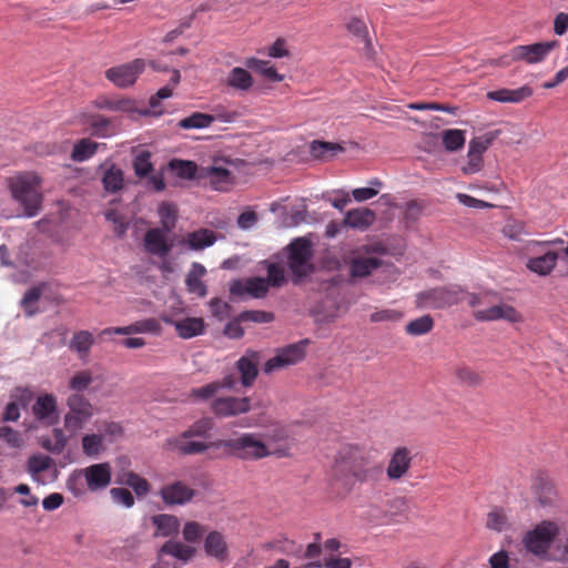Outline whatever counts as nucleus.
Masks as SVG:
<instances>
[{
	"instance_id": "obj_1",
	"label": "nucleus",
	"mask_w": 568,
	"mask_h": 568,
	"mask_svg": "<svg viewBox=\"0 0 568 568\" xmlns=\"http://www.w3.org/2000/svg\"><path fill=\"white\" fill-rule=\"evenodd\" d=\"M212 428L213 420L210 417H202L170 443L183 455L202 454L210 448L222 450L221 456H233L244 460L261 459L270 455L265 443L253 433H244L233 438L210 443L191 440L192 437H207Z\"/></svg>"
},
{
	"instance_id": "obj_2",
	"label": "nucleus",
	"mask_w": 568,
	"mask_h": 568,
	"mask_svg": "<svg viewBox=\"0 0 568 568\" xmlns=\"http://www.w3.org/2000/svg\"><path fill=\"white\" fill-rule=\"evenodd\" d=\"M382 475V466L375 463L371 454L357 445H346L336 455L332 469L333 480L341 481L349 490L351 478L357 483L377 480Z\"/></svg>"
},
{
	"instance_id": "obj_3",
	"label": "nucleus",
	"mask_w": 568,
	"mask_h": 568,
	"mask_svg": "<svg viewBox=\"0 0 568 568\" xmlns=\"http://www.w3.org/2000/svg\"><path fill=\"white\" fill-rule=\"evenodd\" d=\"M11 197L23 209L28 217L40 213L43 203V179L34 171L18 172L6 180Z\"/></svg>"
},
{
	"instance_id": "obj_4",
	"label": "nucleus",
	"mask_w": 568,
	"mask_h": 568,
	"mask_svg": "<svg viewBox=\"0 0 568 568\" xmlns=\"http://www.w3.org/2000/svg\"><path fill=\"white\" fill-rule=\"evenodd\" d=\"M286 250L287 266L296 284L314 272L312 263L314 255L313 244L306 237H296L287 245Z\"/></svg>"
},
{
	"instance_id": "obj_5",
	"label": "nucleus",
	"mask_w": 568,
	"mask_h": 568,
	"mask_svg": "<svg viewBox=\"0 0 568 568\" xmlns=\"http://www.w3.org/2000/svg\"><path fill=\"white\" fill-rule=\"evenodd\" d=\"M558 532L559 528L555 523L544 520L528 531L523 541L528 551L536 556H542L547 554Z\"/></svg>"
},
{
	"instance_id": "obj_6",
	"label": "nucleus",
	"mask_w": 568,
	"mask_h": 568,
	"mask_svg": "<svg viewBox=\"0 0 568 568\" xmlns=\"http://www.w3.org/2000/svg\"><path fill=\"white\" fill-rule=\"evenodd\" d=\"M463 290L459 286L435 287L417 294V305L425 308H445L462 301Z\"/></svg>"
},
{
	"instance_id": "obj_7",
	"label": "nucleus",
	"mask_w": 568,
	"mask_h": 568,
	"mask_svg": "<svg viewBox=\"0 0 568 568\" xmlns=\"http://www.w3.org/2000/svg\"><path fill=\"white\" fill-rule=\"evenodd\" d=\"M146 64L148 62L144 59H134L108 69L105 78L118 88H129L136 82L139 75L145 70ZM149 65L155 69L154 61H150Z\"/></svg>"
},
{
	"instance_id": "obj_8",
	"label": "nucleus",
	"mask_w": 568,
	"mask_h": 568,
	"mask_svg": "<svg viewBox=\"0 0 568 568\" xmlns=\"http://www.w3.org/2000/svg\"><path fill=\"white\" fill-rule=\"evenodd\" d=\"M69 413L64 416V426L75 433L93 416V406L82 394H71L67 398Z\"/></svg>"
},
{
	"instance_id": "obj_9",
	"label": "nucleus",
	"mask_w": 568,
	"mask_h": 568,
	"mask_svg": "<svg viewBox=\"0 0 568 568\" xmlns=\"http://www.w3.org/2000/svg\"><path fill=\"white\" fill-rule=\"evenodd\" d=\"M307 344L308 339H303L277 349L276 355L264 364L263 372L271 374L301 362L305 357V346Z\"/></svg>"
},
{
	"instance_id": "obj_10",
	"label": "nucleus",
	"mask_w": 568,
	"mask_h": 568,
	"mask_svg": "<svg viewBox=\"0 0 568 568\" xmlns=\"http://www.w3.org/2000/svg\"><path fill=\"white\" fill-rule=\"evenodd\" d=\"M386 466V476L389 481H399L409 475L413 466V449L407 446H397L389 453Z\"/></svg>"
},
{
	"instance_id": "obj_11",
	"label": "nucleus",
	"mask_w": 568,
	"mask_h": 568,
	"mask_svg": "<svg viewBox=\"0 0 568 568\" xmlns=\"http://www.w3.org/2000/svg\"><path fill=\"white\" fill-rule=\"evenodd\" d=\"M211 412L217 418H230L251 410L250 397L222 396L211 402Z\"/></svg>"
},
{
	"instance_id": "obj_12",
	"label": "nucleus",
	"mask_w": 568,
	"mask_h": 568,
	"mask_svg": "<svg viewBox=\"0 0 568 568\" xmlns=\"http://www.w3.org/2000/svg\"><path fill=\"white\" fill-rule=\"evenodd\" d=\"M558 45L557 40L520 44L515 47L514 57L527 64H536L542 62Z\"/></svg>"
},
{
	"instance_id": "obj_13",
	"label": "nucleus",
	"mask_w": 568,
	"mask_h": 568,
	"mask_svg": "<svg viewBox=\"0 0 568 568\" xmlns=\"http://www.w3.org/2000/svg\"><path fill=\"white\" fill-rule=\"evenodd\" d=\"M162 332V326L159 320L154 317L144 318L140 321H135L126 326L119 327H106L101 331V336L106 335H132V334H153L160 335Z\"/></svg>"
},
{
	"instance_id": "obj_14",
	"label": "nucleus",
	"mask_w": 568,
	"mask_h": 568,
	"mask_svg": "<svg viewBox=\"0 0 568 568\" xmlns=\"http://www.w3.org/2000/svg\"><path fill=\"white\" fill-rule=\"evenodd\" d=\"M261 361V353L253 349H247L243 356L236 362V369L240 374V381L242 386L251 387L257 375L258 364Z\"/></svg>"
},
{
	"instance_id": "obj_15",
	"label": "nucleus",
	"mask_w": 568,
	"mask_h": 568,
	"mask_svg": "<svg viewBox=\"0 0 568 568\" xmlns=\"http://www.w3.org/2000/svg\"><path fill=\"white\" fill-rule=\"evenodd\" d=\"M268 292V281L263 277L236 280L230 284V293L234 296L250 295L255 298L264 297Z\"/></svg>"
},
{
	"instance_id": "obj_16",
	"label": "nucleus",
	"mask_w": 568,
	"mask_h": 568,
	"mask_svg": "<svg viewBox=\"0 0 568 568\" xmlns=\"http://www.w3.org/2000/svg\"><path fill=\"white\" fill-rule=\"evenodd\" d=\"M160 496L165 505H185L195 496V490L181 480L168 484L160 490Z\"/></svg>"
},
{
	"instance_id": "obj_17",
	"label": "nucleus",
	"mask_w": 568,
	"mask_h": 568,
	"mask_svg": "<svg viewBox=\"0 0 568 568\" xmlns=\"http://www.w3.org/2000/svg\"><path fill=\"white\" fill-rule=\"evenodd\" d=\"M32 413L36 418L45 425L52 426L58 423V403L52 394H43L38 396L32 405Z\"/></svg>"
},
{
	"instance_id": "obj_18",
	"label": "nucleus",
	"mask_w": 568,
	"mask_h": 568,
	"mask_svg": "<svg viewBox=\"0 0 568 568\" xmlns=\"http://www.w3.org/2000/svg\"><path fill=\"white\" fill-rule=\"evenodd\" d=\"M474 317L480 322L505 320L510 323H518L523 321L521 314L508 304H498L485 310H477L474 313Z\"/></svg>"
},
{
	"instance_id": "obj_19",
	"label": "nucleus",
	"mask_w": 568,
	"mask_h": 568,
	"mask_svg": "<svg viewBox=\"0 0 568 568\" xmlns=\"http://www.w3.org/2000/svg\"><path fill=\"white\" fill-rule=\"evenodd\" d=\"M169 231L160 227L150 229L144 234V248L151 255L165 257L172 251V244L168 242Z\"/></svg>"
},
{
	"instance_id": "obj_20",
	"label": "nucleus",
	"mask_w": 568,
	"mask_h": 568,
	"mask_svg": "<svg viewBox=\"0 0 568 568\" xmlns=\"http://www.w3.org/2000/svg\"><path fill=\"white\" fill-rule=\"evenodd\" d=\"M95 106L101 110H109L112 112H122L128 114L148 115L150 110H139L134 100L128 98H112L100 97L94 102Z\"/></svg>"
},
{
	"instance_id": "obj_21",
	"label": "nucleus",
	"mask_w": 568,
	"mask_h": 568,
	"mask_svg": "<svg viewBox=\"0 0 568 568\" xmlns=\"http://www.w3.org/2000/svg\"><path fill=\"white\" fill-rule=\"evenodd\" d=\"M162 321L174 326L181 338L189 339L204 333L205 323L201 317H185L182 320H173L169 316H162Z\"/></svg>"
},
{
	"instance_id": "obj_22",
	"label": "nucleus",
	"mask_w": 568,
	"mask_h": 568,
	"mask_svg": "<svg viewBox=\"0 0 568 568\" xmlns=\"http://www.w3.org/2000/svg\"><path fill=\"white\" fill-rule=\"evenodd\" d=\"M89 490L106 488L111 483V467L108 463L94 464L83 470Z\"/></svg>"
},
{
	"instance_id": "obj_23",
	"label": "nucleus",
	"mask_w": 568,
	"mask_h": 568,
	"mask_svg": "<svg viewBox=\"0 0 568 568\" xmlns=\"http://www.w3.org/2000/svg\"><path fill=\"white\" fill-rule=\"evenodd\" d=\"M200 178H207L215 191H229L234 184V176L226 168L211 165L201 170Z\"/></svg>"
},
{
	"instance_id": "obj_24",
	"label": "nucleus",
	"mask_w": 568,
	"mask_h": 568,
	"mask_svg": "<svg viewBox=\"0 0 568 568\" xmlns=\"http://www.w3.org/2000/svg\"><path fill=\"white\" fill-rule=\"evenodd\" d=\"M534 90L529 85H523L518 89H498L495 91L487 92V98L491 101L501 103H520L524 100L530 98Z\"/></svg>"
},
{
	"instance_id": "obj_25",
	"label": "nucleus",
	"mask_w": 568,
	"mask_h": 568,
	"mask_svg": "<svg viewBox=\"0 0 568 568\" xmlns=\"http://www.w3.org/2000/svg\"><path fill=\"white\" fill-rule=\"evenodd\" d=\"M558 253L555 251H546L541 255L528 258L526 266L527 268L540 276L549 275L557 265Z\"/></svg>"
},
{
	"instance_id": "obj_26",
	"label": "nucleus",
	"mask_w": 568,
	"mask_h": 568,
	"mask_svg": "<svg viewBox=\"0 0 568 568\" xmlns=\"http://www.w3.org/2000/svg\"><path fill=\"white\" fill-rule=\"evenodd\" d=\"M382 264V260L375 256H356L349 262V275L353 278L367 277Z\"/></svg>"
},
{
	"instance_id": "obj_27",
	"label": "nucleus",
	"mask_w": 568,
	"mask_h": 568,
	"mask_svg": "<svg viewBox=\"0 0 568 568\" xmlns=\"http://www.w3.org/2000/svg\"><path fill=\"white\" fill-rule=\"evenodd\" d=\"M204 550L210 557H213L220 561L227 558L229 549L224 536L216 531H210L204 539Z\"/></svg>"
},
{
	"instance_id": "obj_28",
	"label": "nucleus",
	"mask_w": 568,
	"mask_h": 568,
	"mask_svg": "<svg viewBox=\"0 0 568 568\" xmlns=\"http://www.w3.org/2000/svg\"><path fill=\"white\" fill-rule=\"evenodd\" d=\"M375 220L376 214L374 211L367 207L353 209L345 214L344 225L352 229L366 230Z\"/></svg>"
},
{
	"instance_id": "obj_29",
	"label": "nucleus",
	"mask_w": 568,
	"mask_h": 568,
	"mask_svg": "<svg viewBox=\"0 0 568 568\" xmlns=\"http://www.w3.org/2000/svg\"><path fill=\"white\" fill-rule=\"evenodd\" d=\"M153 526L155 527L154 536L171 537L179 532L180 520L174 515L159 514L151 518Z\"/></svg>"
},
{
	"instance_id": "obj_30",
	"label": "nucleus",
	"mask_w": 568,
	"mask_h": 568,
	"mask_svg": "<svg viewBox=\"0 0 568 568\" xmlns=\"http://www.w3.org/2000/svg\"><path fill=\"white\" fill-rule=\"evenodd\" d=\"M159 550H161L162 555L171 556L180 560L182 564L189 562L196 552L194 547L175 540L165 541Z\"/></svg>"
},
{
	"instance_id": "obj_31",
	"label": "nucleus",
	"mask_w": 568,
	"mask_h": 568,
	"mask_svg": "<svg viewBox=\"0 0 568 568\" xmlns=\"http://www.w3.org/2000/svg\"><path fill=\"white\" fill-rule=\"evenodd\" d=\"M206 270L200 263H193L192 267L186 275L185 284L190 293L204 297L207 293L206 285L203 283L202 277L205 275Z\"/></svg>"
},
{
	"instance_id": "obj_32",
	"label": "nucleus",
	"mask_w": 568,
	"mask_h": 568,
	"mask_svg": "<svg viewBox=\"0 0 568 568\" xmlns=\"http://www.w3.org/2000/svg\"><path fill=\"white\" fill-rule=\"evenodd\" d=\"M116 483L131 487L138 497H145L151 489L149 481L139 474L129 470L118 475Z\"/></svg>"
},
{
	"instance_id": "obj_33",
	"label": "nucleus",
	"mask_w": 568,
	"mask_h": 568,
	"mask_svg": "<svg viewBox=\"0 0 568 568\" xmlns=\"http://www.w3.org/2000/svg\"><path fill=\"white\" fill-rule=\"evenodd\" d=\"M184 242L191 250L200 251L212 246L216 242V234L209 229H199L189 233Z\"/></svg>"
},
{
	"instance_id": "obj_34",
	"label": "nucleus",
	"mask_w": 568,
	"mask_h": 568,
	"mask_svg": "<svg viewBox=\"0 0 568 568\" xmlns=\"http://www.w3.org/2000/svg\"><path fill=\"white\" fill-rule=\"evenodd\" d=\"M225 84L237 91H248L253 87V78L247 70L235 67L229 72Z\"/></svg>"
},
{
	"instance_id": "obj_35",
	"label": "nucleus",
	"mask_w": 568,
	"mask_h": 568,
	"mask_svg": "<svg viewBox=\"0 0 568 568\" xmlns=\"http://www.w3.org/2000/svg\"><path fill=\"white\" fill-rule=\"evenodd\" d=\"M94 337L89 331L75 332L70 341L69 348L75 352L80 358L84 359L89 356Z\"/></svg>"
},
{
	"instance_id": "obj_36",
	"label": "nucleus",
	"mask_w": 568,
	"mask_h": 568,
	"mask_svg": "<svg viewBox=\"0 0 568 568\" xmlns=\"http://www.w3.org/2000/svg\"><path fill=\"white\" fill-rule=\"evenodd\" d=\"M47 287L48 284L45 282H42L29 288L24 293L20 304L27 316H33L39 312V308L37 307V302L40 300L42 293Z\"/></svg>"
},
{
	"instance_id": "obj_37",
	"label": "nucleus",
	"mask_w": 568,
	"mask_h": 568,
	"mask_svg": "<svg viewBox=\"0 0 568 568\" xmlns=\"http://www.w3.org/2000/svg\"><path fill=\"white\" fill-rule=\"evenodd\" d=\"M123 172L115 164L105 169L102 176V184L106 192L115 193L123 187Z\"/></svg>"
},
{
	"instance_id": "obj_38",
	"label": "nucleus",
	"mask_w": 568,
	"mask_h": 568,
	"mask_svg": "<svg viewBox=\"0 0 568 568\" xmlns=\"http://www.w3.org/2000/svg\"><path fill=\"white\" fill-rule=\"evenodd\" d=\"M343 148L333 142L313 141L310 145V153L314 159L326 161L332 159Z\"/></svg>"
},
{
	"instance_id": "obj_39",
	"label": "nucleus",
	"mask_w": 568,
	"mask_h": 568,
	"mask_svg": "<svg viewBox=\"0 0 568 568\" xmlns=\"http://www.w3.org/2000/svg\"><path fill=\"white\" fill-rule=\"evenodd\" d=\"M215 121V116L202 113V112H193L191 115L181 119L178 123V126L184 130L191 129H204L211 126V124Z\"/></svg>"
},
{
	"instance_id": "obj_40",
	"label": "nucleus",
	"mask_w": 568,
	"mask_h": 568,
	"mask_svg": "<svg viewBox=\"0 0 568 568\" xmlns=\"http://www.w3.org/2000/svg\"><path fill=\"white\" fill-rule=\"evenodd\" d=\"M245 65L263 74L265 78L273 82H281L284 79V75L280 74L276 69L270 64L268 61L260 60L256 58H248L245 61Z\"/></svg>"
},
{
	"instance_id": "obj_41",
	"label": "nucleus",
	"mask_w": 568,
	"mask_h": 568,
	"mask_svg": "<svg viewBox=\"0 0 568 568\" xmlns=\"http://www.w3.org/2000/svg\"><path fill=\"white\" fill-rule=\"evenodd\" d=\"M99 144L90 139H81L78 141L72 150V159L77 162H83L95 154Z\"/></svg>"
},
{
	"instance_id": "obj_42",
	"label": "nucleus",
	"mask_w": 568,
	"mask_h": 568,
	"mask_svg": "<svg viewBox=\"0 0 568 568\" xmlns=\"http://www.w3.org/2000/svg\"><path fill=\"white\" fill-rule=\"evenodd\" d=\"M454 376L459 384L470 387L479 386L484 381L481 374L477 373L468 366L456 367L454 371Z\"/></svg>"
},
{
	"instance_id": "obj_43",
	"label": "nucleus",
	"mask_w": 568,
	"mask_h": 568,
	"mask_svg": "<svg viewBox=\"0 0 568 568\" xmlns=\"http://www.w3.org/2000/svg\"><path fill=\"white\" fill-rule=\"evenodd\" d=\"M442 140L447 151L455 152L462 149L465 144V132L458 129H448L443 131Z\"/></svg>"
},
{
	"instance_id": "obj_44",
	"label": "nucleus",
	"mask_w": 568,
	"mask_h": 568,
	"mask_svg": "<svg viewBox=\"0 0 568 568\" xmlns=\"http://www.w3.org/2000/svg\"><path fill=\"white\" fill-rule=\"evenodd\" d=\"M159 216L161 220L162 230L171 232L175 227L178 219V210L173 203L163 202L159 206Z\"/></svg>"
},
{
	"instance_id": "obj_45",
	"label": "nucleus",
	"mask_w": 568,
	"mask_h": 568,
	"mask_svg": "<svg viewBox=\"0 0 568 568\" xmlns=\"http://www.w3.org/2000/svg\"><path fill=\"white\" fill-rule=\"evenodd\" d=\"M434 327V320L430 315H423L410 321L405 331L408 335L419 336L429 333Z\"/></svg>"
},
{
	"instance_id": "obj_46",
	"label": "nucleus",
	"mask_w": 568,
	"mask_h": 568,
	"mask_svg": "<svg viewBox=\"0 0 568 568\" xmlns=\"http://www.w3.org/2000/svg\"><path fill=\"white\" fill-rule=\"evenodd\" d=\"M206 526L202 525L199 521L190 520L186 521L182 529L183 539L190 544H197L202 540L203 536L206 534Z\"/></svg>"
},
{
	"instance_id": "obj_47",
	"label": "nucleus",
	"mask_w": 568,
	"mask_h": 568,
	"mask_svg": "<svg viewBox=\"0 0 568 568\" xmlns=\"http://www.w3.org/2000/svg\"><path fill=\"white\" fill-rule=\"evenodd\" d=\"M151 152L146 150L140 151L133 160L134 173L139 178H145L151 174L154 170L151 162Z\"/></svg>"
},
{
	"instance_id": "obj_48",
	"label": "nucleus",
	"mask_w": 568,
	"mask_h": 568,
	"mask_svg": "<svg viewBox=\"0 0 568 568\" xmlns=\"http://www.w3.org/2000/svg\"><path fill=\"white\" fill-rule=\"evenodd\" d=\"M346 30L356 37L359 41L364 42L366 45L371 44V40L368 37V29L365 21L357 17H352L345 24Z\"/></svg>"
},
{
	"instance_id": "obj_49",
	"label": "nucleus",
	"mask_w": 568,
	"mask_h": 568,
	"mask_svg": "<svg viewBox=\"0 0 568 568\" xmlns=\"http://www.w3.org/2000/svg\"><path fill=\"white\" fill-rule=\"evenodd\" d=\"M170 168L179 178L187 180L194 179L197 172V165L192 161L185 160L174 159L170 162Z\"/></svg>"
},
{
	"instance_id": "obj_50",
	"label": "nucleus",
	"mask_w": 568,
	"mask_h": 568,
	"mask_svg": "<svg viewBox=\"0 0 568 568\" xmlns=\"http://www.w3.org/2000/svg\"><path fill=\"white\" fill-rule=\"evenodd\" d=\"M501 232L506 237L514 241H519L523 235L529 234L526 223L515 219L507 220Z\"/></svg>"
},
{
	"instance_id": "obj_51",
	"label": "nucleus",
	"mask_w": 568,
	"mask_h": 568,
	"mask_svg": "<svg viewBox=\"0 0 568 568\" xmlns=\"http://www.w3.org/2000/svg\"><path fill=\"white\" fill-rule=\"evenodd\" d=\"M93 382V376L91 371L89 369H82L77 372L69 381V388L74 394H80V392L85 390L90 384Z\"/></svg>"
},
{
	"instance_id": "obj_52",
	"label": "nucleus",
	"mask_w": 568,
	"mask_h": 568,
	"mask_svg": "<svg viewBox=\"0 0 568 568\" xmlns=\"http://www.w3.org/2000/svg\"><path fill=\"white\" fill-rule=\"evenodd\" d=\"M65 445L67 438L63 432L59 428H54L52 430V439L48 438L42 442L43 448L53 454H60L64 449Z\"/></svg>"
},
{
	"instance_id": "obj_53",
	"label": "nucleus",
	"mask_w": 568,
	"mask_h": 568,
	"mask_svg": "<svg viewBox=\"0 0 568 568\" xmlns=\"http://www.w3.org/2000/svg\"><path fill=\"white\" fill-rule=\"evenodd\" d=\"M404 316V313L399 310L385 308L375 311L369 315V321L372 323H381V322H389L396 323L399 322Z\"/></svg>"
},
{
	"instance_id": "obj_54",
	"label": "nucleus",
	"mask_w": 568,
	"mask_h": 568,
	"mask_svg": "<svg viewBox=\"0 0 568 568\" xmlns=\"http://www.w3.org/2000/svg\"><path fill=\"white\" fill-rule=\"evenodd\" d=\"M103 435L91 434L82 438V449L88 456H97L102 449Z\"/></svg>"
},
{
	"instance_id": "obj_55",
	"label": "nucleus",
	"mask_w": 568,
	"mask_h": 568,
	"mask_svg": "<svg viewBox=\"0 0 568 568\" xmlns=\"http://www.w3.org/2000/svg\"><path fill=\"white\" fill-rule=\"evenodd\" d=\"M51 457L47 455H33L28 460V471L31 475H39L50 468Z\"/></svg>"
},
{
	"instance_id": "obj_56",
	"label": "nucleus",
	"mask_w": 568,
	"mask_h": 568,
	"mask_svg": "<svg viewBox=\"0 0 568 568\" xmlns=\"http://www.w3.org/2000/svg\"><path fill=\"white\" fill-rule=\"evenodd\" d=\"M495 138V133H487L485 135L471 139L469 142L468 152L483 155V153L491 145Z\"/></svg>"
},
{
	"instance_id": "obj_57",
	"label": "nucleus",
	"mask_w": 568,
	"mask_h": 568,
	"mask_svg": "<svg viewBox=\"0 0 568 568\" xmlns=\"http://www.w3.org/2000/svg\"><path fill=\"white\" fill-rule=\"evenodd\" d=\"M0 439L12 448H22L24 445L21 434L9 426L0 427Z\"/></svg>"
},
{
	"instance_id": "obj_58",
	"label": "nucleus",
	"mask_w": 568,
	"mask_h": 568,
	"mask_svg": "<svg viewBox=\"0 0 568 568\" xmlns=\"http://www.w3.org/2000/svg\"><path fill=\"white\" fill-rule=\"evenodd\" d=\"M217 393L219 385L212 382L204 386L192 388L190 392V397L193 398L194 400H207L213 398Z\"/></svg>"
},
{
	"instance_id": "obj_59",
	"label": "nucleus",
	"mask_w": 568,
	"mask_h": 568,
	"mask_svg": "<svg viewBox=\"0 0 568 568\" xmlns=\"http://www.w3.org/2000/svg\"><path fill=\"white\" fill-rule=\"evenodd\" d=\"M274 320V314L271 312L253 310L240 313V321L254 322V323H270Z\"/></svg>"
},
{
	"instance_id": "obj_60",
	"label": "nucleus",
	"mask_w": 568,
	"mask_h": 568,
	"mask_svg": "<svg viewBox=\"0 0 568 568\" xmlns=\"http://www.w3.org/2000/svg\"><path fill=\"white\" fill-rule=\"evenodd\" d=\"M110 496L115 504L123 505L126 508H131L134 505V497L126 488H112Z\"/></svg>"
},
{
	"instance_id": "obj_61",
	"label": "nucleus",
	"mask_w": 568,
	"mask_h": 568,
	"mask_svg": "<svg viewBox=\"0 0 568 568\" xmlns=\"http://www.w3.org/2000/svg\"><path fill=\"white\" fill-rule=\"evenodd\" d=\"M265 280L268 281V287L282 286L285 282L284 270L280 267L277 264L271 263L267 267V278Z\"/></svg>"
},
{
	"instance_id": "obj_62",
	"label": "nucleus",
	"mask_w": 568,
	"mask_h": 568,
	"mask_svg": "<svg viewBox=\"0 0 568 568\" xmlns=\"http://www.w3.org/2000/svg\"><path fill=\"white\" fill-rule=\"evenodd\" d=\"M423 204L416 200L406 203L404 211V220L406 223H415L423 213Z\"/></svg>"
},
{
	"instance_id": "obj_63",
	"label": "nucleus",
	"mask_w": 568,
	"mask_h": 568,
	"mask_svg": "<svg viewBox=\"0 0 568 568\" xmlns=\"http://www.w3.org/2000/svg\"><path fill=\"white\" fill-rule=\"evenodd\" d=\"M242 322L243 321H240V314H239L234 320H232L231 322H229L225 325L224 331H223L224 335L232 339H239V338L243 337L244 329L241 326Z\"/></svg>"
},
{
	"instance_id": "obj_64",
	"label": "nucleus",
	"mask_w": 568,
	"mask_h": 568,
	"mask_svg": "<svg viewBox=\"0 0 568 568\" xmlns=\"http://www.w3.org/2000/svg\"><path fill=\"white\" fill-rule=\"evenodd\" d=\"M487 527L496 531H501L506 526V516L501 511L494 510L487 516Z\"/></svg>"
}]
</instances>
